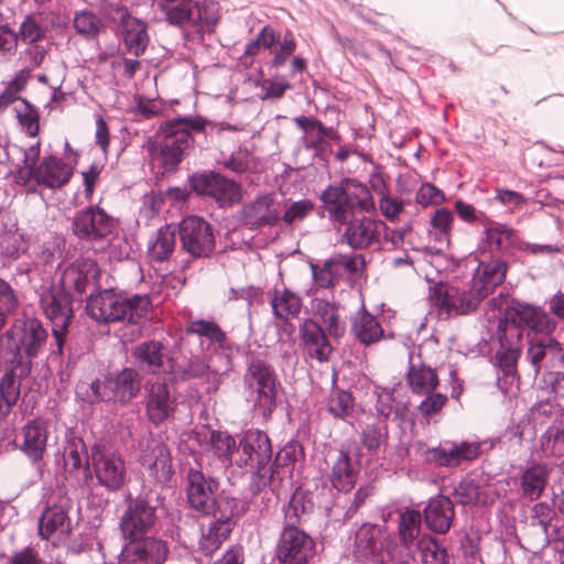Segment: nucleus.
Masks as SVG:
<instances>
[{
  "mask_svg": "<svg viewBox=\"0 0 564 564\" xmlns=\"http://www.w3.org/2000/svg\"><path fill=\"white\" fill-rule=\"evenodd\" d=\"M47 338V329L37 317L24 315L17 318L1 336L6 370L28 378L33 360L44 350Z\"/></svg>",
  "mask_w": 564,
  "mask_h": 564,
  "instance_id": "1",
  "label": "nucleus"
},
{
  "mask_svg": "<svg viewBox=\"0 0 564 564\" xmlns=\"http://www.w3.org/2000/svg\"><path fill=\"white\" fill-rule=\"evenodd\" d=\"M152 307L145 294L129 295L113 288L90 292L86 296V311L98 323H128L135 325L144 318Z\"/></svg>",
  "mask_w": 564,
  "mask_h": 564,
  "instance_id": "2",
  "label": "nucleus"
},
{
  "mask_svg": "<svg viewBox=\"0 0 564 564\" xmlns=\"http://www.w3.org/2000/svg\"><path fill=\"white\" fill-rule=\"evenodd\" d=\"M206 121L202 118L177 117L161 126V140H149L148 152L164 172H173L183 160L186 149L193 143V132H202Z\"/></svg>",
  "mask_w": 564,
  "mask_h": 564,
  "instance_id": "3",
  "label": "nucleus"
},
{
  "mask_svg": "<svg viewBox=\"0 0 564 564\" xmlns=\"http://www.w3.org/2000/svg\"><path fill=\"white\" fill-rule=\"evenodd\" d=\"M271 458L272 445L265 432L250 429L239 435L234 464L251 474L249 491L252 496H258L271 486Z\"/></svg>",
  "mask_w": 564,
  "mask_h": 564,
  "instance_id": "4",
  "label": "nucleus"
},
{
  "mask_svg": "<svg viewBox=\"0 0 564 564\" xmlns=\"http://www.w3.org/2000/svg\"><path fill=\"white\" fill-rule=\"evenodd\" d=\"M488 305L491 310L503 311V316L498 321L497 330L507 334L513 329L519 339H522L524 329L539 335L551 334L556 327V323L542 307L509 299L503 293L490 299Z\"/></svg>",
  "mask_w": 564,
  "mask_h": 564,
  "instance_id": "5",
  "label": "nucleus"
},
{
  "mask_svg": "<svg viewBox=\"0 0 564 564\" xmlns=\"http://www.w3.org/2000/svg\"><path fill=\"white\" fill-rule=\"evenodd\" d=\"M328 219L346 224L357 209L369 213L375 209L372 194L367 184L357 178L344 177L339 183L329 184L319 195Z\"/></svg>",
  "mask_w": 564,
  "mask_h": 564,
  "instance_id": "6",
  "label": "nucleus"
},
{
  "mask_svg": "<svg viewBox=\"0 0 564 564\" xmlns=\"http://www.w3.org/2000/svg\"><path fill=\"white\" fill-rule=\"evenodd\" d=\"M165 495L162 489L149 488L132 497H126V509L120 518V530L124 539H140L149 533L166 512Z\"/></svg>",
  "mask_w": 564,
  "mask_h": 564,
  "instance_id": "7",
  "label": "nucleus"
},
{
  "mask_svg": "<svg viewBox=\"0 0 564 564\" xmlns=\"http://www.w3.org/2000/svg\"><path fill=\"white\" fill-rule=\"evenodd\" d=\"M245 510L241 500L221 492L210 502L207 511L199 514L209 517L207 530H202L198 550L205 556H210L230 536Z\"/></svg>",
  "mask_w": 564,
  "mask_h": 564,
  "instance_id": "8",
  "label": "nucleus"
},
{
  "mask_svg": "<svg viewBox=\"0 0 564 564\" xmlns=\"http://www.w3.org/2000/svg\"><path fill=\"white\" fill-rule=\"evenodd\" d=\"M74 301L75 295L57 283H53L41 294L40 305L45 317L52 324L54 343L52 344L50 358L53 362L61 359L64 354L68 327L75 316Z\"/></svg>",
  "mask_w": 564,
  "mask_h": 564,
  "instance_id": "9",
  "label": "nucleus"
},
{
  "mask_svg": "<svg viewBox=\"0 0 564 564\" xmlns=\"http://www.w3.org/2000/svg\"><path fill=\"white\" fill-rule=\"evenodd\" d=\"M243 382L256 414L269 420L276 408L280 387L274 368L264 360L254 359L248 365Z\"/></svg>",
  "mask_w": 564,
  "mask_h": 564,
  "instance_id": "10",
  "label": "nucleus"
},
{
  "mask_svg": "<svg viewBox=\"0 0 564 564\" xmlns=\"http://www.w3.org/2000/svg\"><path fill=\"white\" fill-rule=\"evenodd\" d=\"M184 332L183 344L189 341L191 337H197L204 356L217 364L218 371H227L228 373L231 371V356L235 345L215 321H192L186 325Z\"/></svg>",
  "mask_w": 564,
  "mask_h": 564,
  "instance_id": "11",
  "label": "nucleus"
},
{
  "mask_svg": "<svg viewBox=\"0 0 564 564\" xmlns=\"http://www.w3.org/2000/svg\"><path fill=\"white\" fill-rule=\"evenodd\" d=\"M361 448L355 443H341L330 447L325 455V464L329 469L327 478L333 488L340 492H349L355 488L361 469Z\"/></svg>",
  "mask_w": 564,
  "mask_h": 564,
  "instance_id": "12",
  "label": "nucleus"
},
{
  "mask_svg": "<svg viewBox=\"0 0 564 564\" xmlns=\"http://www.w3.org/2000/svg\"><path fill=\"white\" fill-rule=\"evenodd\" d=\"M91 473L97 485L108 492L121 490L128 480L124 459L106 443L98 441L90 447Z\"/></svg>",
  "mask_w": 564,
  "mask_h": 564,
  "instance_id": "13",
  "label": "nucleus"
},
{
  "mask_svg": "<svg viewBox=\"0 0 564 564\" xmlns=\"http://www.w3.org/2000/svg\"><path fill=\"white\" fill-rule=\"evenodd\" d=\"M429 297L432 305L453 316L475 312L487 296L471 281L467 289L438 281L430 285Z\"/></svg>",
  "mask_w": 564,
  "mask_h": 564,
  "instance_id": "14",
  "label": "nucleus"
},
{
  "mask_svg": "<svg viewBox=\"0 0 564 564\" xmlns=\"http://www.w3.org/2000/svg\"><path fill=\"white\" fill-rule=\"evenodd\" d=\"M193 192L198 196H208L220 208H229L242 199V187L214 170L194 172L188 176Z\"/></svg>",
  "mask_w": 564,
  "mask_h": 564,
  "instance_id": "15",
  "label": "nucleus"
},
{
  "mask_svg": "<svg viewBox=\"0 0 564 564\" xmlns=\"http://www.w3.org/2000/svg\"><path fill=\"white\" fill-rule=\"evenodd\" d=\"M494 441H446L436 447L424 451V459L438 467H457L463 463L471 462L480 455L490 452Z\"/></svg>",
  "mask_w": 564,
  "mask_h": 564,
  "instance_id": "16",
  "label": "nucleus"
},
{
  "mask_svg": "<svg viewBox=\"0 0 564 564\" xmlns=\"http://www.w3.org/2000/svg\"><path fill=\"white\" fill-rule=\"evenodd\" d=\"M315 554L316 542L304 529H281L274 549L276 564H310Z\"/></svg>",
  "mask_w": 564,
  "mask_h": 564,
  "instance_id": "17",
  "label": "nucleus"
},
{
  "mask_svg": "<svg viewBox=\"0 0 564 564\" xmlns=\"http://www.w3.org/2000/svg\"><path fill=\"white\" fill-rule=\"evenodd\" d=\"M498 348L492 358L497 369V387L508 393L511 386L518 380V360L521 356V339L517 338L516 330L500 333L496 330Z\"/></svg>",
  "mask_w": 564,
  "mask_h": 564,
  "instance_id": "18",
  "label": "nucleus"
},
{
  "mask_svg": "<svg viewBox=\"0 0 564 564\" xmlns=\"http://www.w3.org/2000/svg\"><path fill=\"white\" fill-rule=\"evenodd\" d=\"M481 216L484 230L479 241L478 253L510 260L520 246L518 232L507 224L492 220L486 215Z\"/></svg>",
  "mask_w": 564,
  "mask_h": 564,
  "instance_id": "19",
  "label": "nucleus"
},
{
  "mask_svg": "<svg viewBox=\"0 0 564 564\" xmlns=\"http://www.w3.org/2000/svg\"><path fill=\"white\" fill-rule=\"evenodd\" d=\"M116 220L98 205L77 210L72 219V232L82 241L97 242L112 234Z\"/></svg>",
  "mask_w": 564,
  "mask_h": 564,
  "instance_id": "20",
  "label": "nucleus"
},
{
  "mask_svg": "<svg viewBox=\"0 0 564 564\" xmlns=\"http://www.w3.org/2000/svg\"><path fill=\"white\" fill-rule=\"evenodd\" d=\"M281 220V204L272 193H262L245 203L237 212L240 226L258 231L264 227H275Z\"/></svg>",
  "mask_w": 564,
  "mask_h": 564,
  "instance_id": "21",
  "label": "nucleus"
},
{
  "mask_svg": "<svg viewBox=\"0 0 564 564\" xmlns=\"http://www.w3.org/2000/svg\"><path fill=\"white\" fill-rule=\"evenodd\" d=\"M182 248L193 258H208L216 247L213 227L204 218L187 216L178 226Z\"/></svg>",
  "mask_w": 564,
  "mask_h": 564,
  "instance_id": "22",
  "label": "nucleus"
},
{
  "mask_svg": "<svg viewBox=\"0 0 564 564\" xmlns=\"http://www.w3.org/2000/svg\"><path fill=\"white\" fill-rule=\"evenodd\" d=\"M225 375H228V372L218 371V366L213 360L197 355L183 356L182 358L173 357L167 368V380L172 386L207 377V380L217 388L220 378Z\"/></svg>",
  "mask_w": 564,
  "mask_h": 564,
  "instance_id": "23",
  "label": "nucleus"
},
{
  "mask_svg": "<svg viewBox=\"0 0 564 564\" xmlns=\"http://www.w3.org/2000/svg\"><path fill=\"white\" fill-rule=\"evenodd\" d=\"M90 453L83 438L70 437L63 453V478L75 487L89 486L93 481Z\"/></svg>",
  "mask_w": 564,
  "mask_h": 564,
  "instance_id": "24",
  "label": "nucleus"
},
{
  "mask_svg": "<svg viewBox=\"0 0 564 564\" xmlns=\"http://www.w3.org/2000/svg\"><path fill=\"white\" fill-rule=\"evenodd\" d=\"M527 359L535 375L545 373L564 366V347L550 334L528 335Z\"/></svg>",
  "mask_w": 564,
  "mask_h": 564,
  "instance_id": "25",
  "label": "nucleus"
},
{
  "mask_svg": "<svg viewBox=\"0 0 564 564\" xmlns=\"http://www.w3.org/2000/svg\"><path fill=\"white\" fill-rule=\"evenodd\" d=\"M100 268L96 260L80 257L68 264L56 282L69 293L74 292L78 301L83 302L84 295L90 286H99Z\"/></svg>",
  "mask_w": 564,
  "mask_h": 564,
  "instance_id": "26",
  "label": "nucleus"
},
{
  "mask_svg": "<svg viewBox=\"0 0 564 564\" xmlns=\"http://www.w3.org/2000/svg\"><path fill=\"white\" fill-rule=\"evenodd\" d=\"M169 380L155 379L145 383V415L155 426L173 416L176 410V398L170 388Z\"/></svg>",
  "mask_w": 564,
  "mask_h": 564,
  "instance_id": "27",
  "label": "nucleus"
},
{
  "mask_svg": "<svg viewBox=\"0 0 564 564\" xmlns=\"http://www.w3.org/2000/svg\"><path fill=\"white\" fill-rule=\"evenodd\" d=\"M30 242L23 234L8 232L0 240V268H14L12 275H29L32 270V259L29 253Z\"/></svg>",
  "mask_w": 564,
  "mask_h": 564,
  "instance_id": "28",
  "label": "nucleus"
},
{
  "mask_svg": "<svg viewBox=\"0 0 564 564\" xmlns=\"http://www.w3.org/2000/svg\"><path fill=\"white\" fill-rule=\"evenodd\" d=\"M218 481L203 473L202 469L189 467L184 477V491L188 507L200 513L207 511L210 502L216 498Z\"/></svg>",
  "mask_w": 564,
  "mask_h": 564,
  "instance_id": "29",
  "label": "nucleus"
},
{
  "mask_svg": "<svg viewBox=\"0 0 564 564\" xmlns=\"http://www.w3.org/2000/svg\"><path fill=\"white\" fill-rule=\"evenodd\" d=\"M129 543L122 550L123 564H163L170 553L167 543L153 536L127 539Z\"/></svg>",
  "mask_w": 564,
  "mask_h": 564,
  "instance_id": "30",
  "label": "nucleus"
},
{
  "mask_svg": "<svg viewBox=\"0 0 564 564\" xmlns=\"http://www.w3.org/2000/svg\"><path fill=\"white\" fill-rule=\"evenodd\" d=\"M108 391L111 403L127 406L139 397L142 390V376L133 367H123L107 372Z\"/></svg>",
  "mask_w": 564,
  "mask_h": 564,
  "instance_id": "31",
  "label": "nucleus"
},
{
  "mask_svg": "<svg viewBox=\"0 0 564 564\" xmlns=\"http://www.w3.org/2000/svg\"><path fill=\"white\" fill-rule=\"evenodd\" d=\"M131 357L140 370L156 376L165 373L172 356L162 340L147 339L135 345L131 350Z\"/></svg>",
  "mask_w": 564,
  "mask_h": 564,
  "instance_id": "32",
  "label": "nucleus"
},
{
  "mask_svg": "<svg viewBox=\"0 0 564 564\" xmlns=\"http://www.w3.org/2000/svg\"><path fill=\"white\" fill-rule=\"evenodd\" d=\"M509 262L505 258L478 253V265L471 282L488 297L505 281Z\"/></svg>",
  "mask_w": 564,
  "mask_h": 564,
  "instance_id": "33",
  "label": "nucleus"
},
{
  "mask_svg": "<svg viewBox=\"0 0 564 564\" xmlns=\"http://www.w3.org/2000/svg\"><path fill=\"white\" fill-rule=\"evenodd\" d=\"M261 47L269 50L273 55L270 66L281 68L296 50V41L291 31L283 35L271 25H264L257 35Z\"/></svg>",
  "mask_w": 564,
  "mask_h": 564,
  "instance_id": "34",
  "label": "nucleus"
},
{
  "mask_svg": "<svg viewBox=\"0 0 564 564\" xmlns=\"http://www.w3.org/2000/svg\"><path fill=\"white\" fill-rule=\"evenodd\" d=\"M299 334L306 357L318 362H327L330 359L333 346L319 323L313 318L304 319Z\"/></svg>",
  "mask_w": 564,
  "mask_h": 564,
  "instance_id": "35",
  "label": "nucleus"
},
{
  "mask_svg": "<svg viewBox=\"0 0 564 564\" xmlns=\"http://www.w3.org/2000/svg\"><path fill=\"white\" fill-rule=\"evenodd\" d=\"M22 435L23 443L20 446L21 452L30 459L35 468L40 469L48 438L46 421L42 417L28 421L22 427Z\"/></svg>",
  "mask_w": 564,
  "mask_h": 564,
  "instance_id": "36",
  "label": "nucleus"
},
{
  "mask_svg": "<svg viewBox=\"0 0 564 564\" xmlns=\"http://www.w3.org/2000/svg\"><path fill=\"white\" fill-rule=\"evenodd\" d=\"M314 494L310 489L297 486L286 503L282 506V528H301L314 512Z\"/></svg>",
  "mask_w": 564,
  "mask_h": 564,
  "instance_id": "37",
  "label": "nucleus"
},
{
  "mask_svg": "<svg viewBox=\"0 0 564 564\" xmlns=\"http://www.w3.org/2000/svg\"><path fill=\"white\" fill-rule=\"evenodd\" d=\"M344 225L346 227L343 240L354 250L366 249L378 242L380 228L384 226L381 220H375L370 217L358 219L355 216Z\"/></svg>",
  "mask_w": 564,
  "mask_h": 564,
  "instance_id": "38",
  "label": "nucleus"
},
{
  "mask_svg": "<svg viewBox=\"0 0 564 564\" xmlns=\"http://www.w3.org/2000/svg\"><path fill=\"white\" fill-rule=\"evenodd\" d=\"M118 28L123 43L124 53L131 54L134 57L143 55L149 43L147 24L142 20L132 17L124 9L120 17Z\"/></svg>",
  "mask_w": 564,
  "mask_h": 564,
  "instance_id": "39",
  "label": "nucleus"
},
{
  "mask_svg": "<svg viewBox=\"0 0 564 564\" xmlns=\"http://www.w3.org/2000/svg\"><path fill=\"white\" fill-rule=\"evenodd\" d=\"M455 516V507L451 498L444 495H437L427 500L423 509V516L426 527L438 534H445L449 531Z\"/></svg>",
  "mask_w": 564,
  "mask_h": 564,
  "instance_id": "40",
  "label": "nucleus"
},
{
  "mask_svg": "<svg viewBox=\"0 0 564 564\" xmlns=\"http://www.w3.org/2000/svg\"><path fill=\"white\" fill-rule=\"evenodd\" d=\"M73 175V167L55 155H48L37 165L28 180L48 188H59L67 184Z\"/></svg>",
  "mask_w": 564,
  "mask_h": 564,
  "instance_id": "41",
  "label": "nucleus"
},
{
  "mask_svg": "<svg viewBox=\"0 0 564 564\" xmlns=\"http://www.w3.org/2000/svg\"><path fill=\"white\" fill-rule=\"evenodd\" d=\"M141 466L149 471V475L158 481L167 480L171 471V455L167 446L163 443L151 441L142 449L140 459Z\"/></svg>",
  "mask_w": 564,
  "mask_h": 564,
  "instance_id": "42",
  "label": "nucleus"
},
{
  "mask_svg": "<svg viewBox=\"0 0 564 564\" xmlns=\"http://www.w3.org/2000/svg\"><path fill=\"white\" fill-rule=\"evenodd\" d=\"M72 531V522L68 508L63 503H53L44 508L39 519V535L48 540L54 534L68 535Z\"/></svg>",
  "mask_w": 564,
  "mask_h": 564,
  "instance_id": "43",
  "label": "nucleus"
},
{
  "mask_svg": "<svg viewBox=\"0 0 564 564\" xmlns=\"http://www.w3.org/2000/svg\"><path fill=\"white\" fill-rule=\"evenodd\" d=\"M158 9L173 26L192 25L199 15V3L194 0L158 1Z\"/></svg>",
  "mask_w": 564,
  "mask_h": 564,
  "instance_id": "44",
  "label": "nucleus"
},
{
  "mask_svg": "<svg viewBox=\"0 0 564 564\" xmlns=\"http://www.w3.org/2000/svg\"><path fill=\"white\" fill-rule=\"evenodd\" d=\"M338 308L339 305L334 300L315 296L311 301L313 316L322 322L327 334L334 338H340L345 334V323L339 318Z\"/></svg>",
  "mask_w": 564,
  "mask_h": 564,
  "instance_id": "45",
  "label": "nucleus"
},
{
  "mask_svg": "<svg viewBox=\"0 0 564 564\" xmlns=\"http://www.w3.org/2000/svg\"><path fill=\"white\" fill-rule=\"evenodd\" d=\"M422 514L420 511L406 508L400 513L398 522V540L401 547H403L408 554L413 553V547H416L417 541L422 538Z\"/></svg>",
  "mask_w": 564,
  "mask_h": 564,
  "instance_id": "46",
  "label": "nucleus"
},
{
  "mask_svg": "<svg viewBox=\"0 0 564 564\" xmlns=\"http://www.w3.org/2000/svg\"><path fill=\"white\" fill-rule=\"evenodd\" d=\"M272 313L275 318L288 321L296 317L302 308V299L295 292L283 289L273 290L268 293Z\"/></svg>",
  "mask_w": 564,
  "mask_h": 564,
  "instance_id": "47",
  "label": "nucleus"
},
{
  "mask_svg": "<svg viewBox=\"0 0 564 564\" xmlns=\"http://www.w3.org/2000/svg\"><path fill=\"white\" fill-rule=\"evenodd\" d=\"M382 527L379 524L364 523L356 531L355 549L364 558L375 557L382 549Z\"/></svg>",
  "mask_w": 564,
  "mask_h": 564,
  "instance_id": "48",
  "label": "nucleus"
},
{
  "mask_svg": "<svg viewBox=\"0 0 564 564\" xmlns=\"http://www.w3.org/2000/svg\"><path fill=\"white\" fill-rule=\"evenodd\" d=\"M549 477L546 465L532 463L521 475V494L524 498L535 500L542 495Z\"/></svg>",
  "mask_w": 564,
  "mask_h": 564,
  "instance_id": "49",
  "label": "nucleus"
},
{
  "mask_svg": "<svg viewBox=\"0 0 564 564\" xmlns=\"http://www.w3.org/2000/svg\"><path fill=\"white\" fill-rule=\"evenodd\" d=\"M555 517L554 509L546 502H538L532 508L529 528L539 536L540 543L543 546L547 545L552 539L550 529L553 528L554 532L557 531L556 527L552 524Z\"/></svg>",
  "mask_w": 564,
  "mask_h": 564,
  "instance_id": "50",
  "label": "nucleus"
},
{
  "mask_svg": "<svg viewBox=\"0 0 564 564\" xmlns=\"http://www.w3.org/2000/svg\"><path fill=\"white\" fill-rule=\"evenodd\" d=\"M297 460L296 445L286 444L281 448L274 459L269 463V468L272 470L271 490L275 491L276 484L281 485L285 477H292L294 465Z\"/></svg>",
  "mask_w": 564,
  "mask_h": 564,
  "instance_id": "51",
  "label": "nucleus"
},
{
  "mask_svg": "<svg viewBox=\"0 0 564 564\" xmlns=\"http://www.w3.org/2000/svg\"><path fill=\"white\" fill-rule=\"evenodd\" d=\"M23 379L8 370L0 377V423L6 420L17 404Z\"/></svg>",
  "mask_w": 564,
  "mask_h": 564,
  "instance_id": "52",
  "label": "nucleus"
},
{
  "mask_svg": "<svg viewBox=\"0 0 564 564\" xmlns=\"http://www.w3.org/2000/svg\"><path fill=\"white\" fill-rule=\"evenodd\" d=\"M351 330L355 337L366 346L378 341L383 334V329L378 321L364 307L354 317Z\"/></svg>",
  "mask_w": 564,
  "mask_h": 564,
  "instance_id": "53",
  "label": "nucleus"
},
{
  "mask_svg": "<svg viewBox=\"0 0 564 564\" xmlns=\"http://www.w3.org/2000/svg\"><path fill=\"white\" fill-rule=\"evenodd\" d=\"M208 443L213 454L224 466H235L238 441L227 431L213 430L209 433Z\"/></svg>",
  "mask_w": 564,
  "mask_h": 564,
  "instance_id": "54",
  "label": "nucleus"
},
{
  "mask_svg": "<svg viewBox=\"0 0 564 564\" xmlns=\"http://www.w3.org/2000/svg\"><path fill=\"white\" fill-rule=\"evenodd\" d=\"M176 228L165 225L156 231L155 240L149 243L148 253L151 261L163 262L174 252Z\"/></svg>",
  "mask_w": 564,
  "mask_h": 564,
  "instance_id": "55",
  "label": "nucleus"
},
{
  "mask_svg": "<svg viewBox=\"0 0 564 564\" xmlns=\"http://www.w3.org/2000/svg\"><path fill=\"white\" fill-rule=\"evenodd\" d=\"M408 383L415 394H423L434 391L440 381L437 373L425 365H411L406 372Z\"/></svg>",
  "mask_w": 564,
  "mask_h": 564,
  "instance_id": "56",
  "label": "nucleus"
},
{
  "mask_svg": "<svg viewBox=\"0 0 564 564\" xmlns=\"http://www.w3.org/2000/svg\"><path fill=\"white\" fill-rule=\"evenodd\" d=\"M422 564H448L446 547L431 535L424 534L416 543Z\"/></svg>",
  "mask_w": 564,
  "mask_h": 564,
  "instance_id": "57",
  "label": "nucleus"
},
{
  "mask_svg": "<svg viewBox=\"0 0 564 564\" xmlns=\"http://www.w3.org/2000/svg\"><path fill=\"white\" fill-rule=\"evenodd\" d=\"M47 28L44 24V19L41 13H30L25 15L20 24L18 40L21 39L23 43L35 44L45 39Z\"/></svg>",
  "mask_w": 564,
  "mask_h": 564,
  "instance_id": "58",
  "label": "nucleus"
},
{
  "mask_svg": "<svg viewBox=\"0 0 564 564\" xmlns=\"http://www.w3.org/2000/svg\"><path fill=\"white\" fill-rule=\"evenodd\" d=\"M20 305L19 292L0 276V330L6 326L8 318L18 312Z\"/></svg>",
  "mask_w": 564,
  "mask_h": 564,
  "instance_id": "59",
  "label": "nucleus"
},
{
  "mask_svg": "<svg viewBox=\"0 0 564 564\" xmlns=\"http://www.w3.org/2000/svg\"><path fill=\"white\" fill-rule=\"evenodd\" d=\"M77 394L82 400L90 405L111 402V395L108 391L107 373L104 379L95 378L89 383L82 382L77 387Z\"/></svg>",
  "mask_w": 564,
  "mask_h": 564,
  "instance_id": "60",
  "label": "nucleus"
},
{
  "mask_svg": "<svg viewBox=\"0 0 564 564\" xmlns=\"http://www.w3.org/2000/svg\"><path fill=\"white\" fill-rule=\"evenodd\" d=\"M355 399L349 391L332 389L326 400V409L334 417L345 420L354 411Z\"/></svg>",
  "mask_w": 564,
  "mask_h": 564,
  "instance_id": "61",
  "label": "nucleus"
},
{
  "mask_svg": "<svg viewBox=\"0 0 564 564\" xmlns=\"http://www.w3.org/2000/svg\"><path fill=\"white\" fill-rule=\"evenodd\" d=\"M310 267L314 283L321 289L333 288L340 276L339 261L334 258L325 260L323 265L311 262Z\"/></svg>",
  "mask_w": 564,
  "mask_h": 564,
  "instance_id": "62",
  "label": "nucleus"
},
{
  "mask_svg": "<svg viewBox=\"0 0 564 564\" xmlns=\"http://www.w3.org/2000/svg\"><path fill=\"white\" fill-rule=\"evenodd\" d=\"M388 437V426L384 423L366 424L360 434L362 445L371 454L386 447Z\"/></svg>",
  "mask_w": 564,
  "mask_h": 564,
  "instance_id": "63",
  "label": "nucleus"
},
{
  "mask_svg": "<svg viewBox=\"0 0 564 564\" xmlns=\"http://www.w3.org/2000/svg\"><path fill=\"white\" fill-rule=\"evenodd\" d=\"M541 447L544 454L564 455V425L558 419L541 436Z\"/></svg>",
  "mask_w": 564,
  "mask_h": 564,
  "instance_id": "64",
  "label": "nucleus"
}]
</instances>
